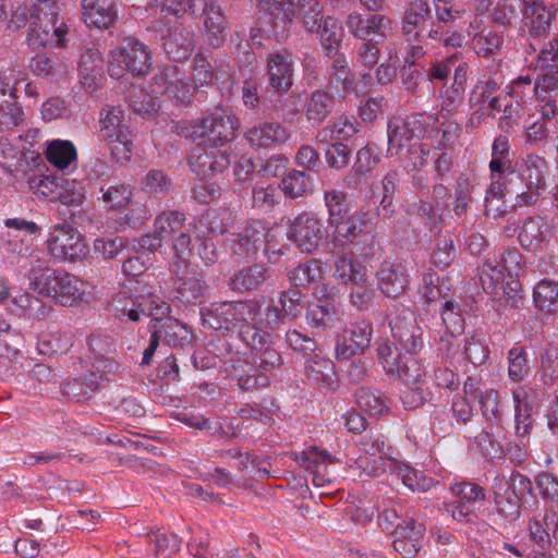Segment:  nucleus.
I'll return each instance as SVG.
<instances>
[{
  "label": "nucleus",
  "mask_w": 558,
  "mask_h": 558,
  "mask_svg": "<svg viewBox=\"0 0 558 558\" xmlns=\"http://www.w3.org/2000/svg\"><path fill=\"white\" fill-rule=\"evenodd\" d=\"M322 45L326 50L331 51L337 49L343 37V29L339 25L338 20L333 16H327L322 25Z\"/></svg>",
  "instance_id": "obj_64"
},
{
  "label": "nucleus",
  "mask_w": 558,
  "mask_h": 558,
  "mask_svg": "<svg viewBox=\"0 0 558 558\" xmlns=\"http://www.w3.org/2000/svg\"><path fill=\"white\" fill-rule=\"evenodd\" d=\"M78 69L82 84L87 92L98 88L102 80V59L98 50H87L80 60Z\"/></svg>",
  "instance_id": "obj_33"
},
{
  "label": "nucleus",
  "mask_w": 558,
  "mask_h": 558,
  "mask_svg": "<svg viewBox=\"0 0 558 558\" xmlns=\"http://www.w3.org/2000/svg\"><path fill=\"white\" fill-rule=\"evenodd\" d=\"M244 136L252 146L267 148L283 144L288 140L289 133L278 122H263L250 128Z\"/></svg>",
  "instance_id": "obj_25"
},
{
  "label": "nucleus",
  "mask_w": 558,
  "mask_h": 558,
  "mask_svg": "<svg viewBox=\"0 0 558 558\" xmlns=\"http://www.w3.org/2000/svg\"><path fill=\"white\" fill-rule=\"evenodd\" d=\"M189 166L193 172L206 179L228 169L230 159L226 150L209 145L207 148H196L190 156Z\"/></svg>",
  "instance_id": "obj_18"
},
{
  "label": "nucleus",
  "mask_w": 558,
  "mask_h": 558,
  "mask_svg": "<svg viewBox=\"0 0 558 558\" xmlns=\"http://www.w3.org/2000/svg\"><path fill=\"white\" fill-rule=\"evenodd\" d=\"M296 17L310 33L318 34L324 22V9L319 0H298Z\"/></svg>",
  "instance_id": "obj_38"
},
{
  "label": "nucleus",
  "mask_w": 558,
  "mask_h": 558,
  "mask_svg": "<svg viewBox=\"0 0 558 558\" xmlns=\"http://www.w3.org/2000/svg\"><path fill=\"white\" fill-rule=\"evenodd\" d=\"M430 12L426 0H413L408 4L401 23V33L407 41L418 40L421 37L418 28L425 24Z\"/></svg>",
  "instance_id": "obj_26"
},
{
  "label": "nucleus",
  "mask_w": 558,
  "mask_h": 558,
  "mask_svg": "<svg viewBox=\"0 0 558 558\" xmlns=\"http://www.w3.org/2000/svg\"><path fill=\"white\" fill-rule=\"evenodd\" d=\"M502 41V36L498 32L483 28L474 34V50L478 56L486 57L498 50Z\"/></svg>",
  "instance_id": "obj_61"
},
{
  "label": "nucleus",
  "mask_w": 558,
  "mask_h": 558,
  "mask_svg": "<svg viewBox=\"0 0 558 558\" xmlns=\"http://www.w3.org/2000/svg\"><path fill=\"white\" fill-rule=\"evenodd\" d=\"M204 10H187L194 16H204L205 38L213 48L221 47L229 31L227 17L219 4L214 1L204 0Z\"/></svg>",
  "instance_id": "obj_16"
},
{
  "label": "nucleus",
  "mask_w": 558,
  "mask_h": 558,
  "mask_svg": "<svg viewBox=\"0 0 558 558\" xmlns=\"http://www.w3.org/2000/svg\"><path fill=\"white\" fill-rule=\"evenodd\" d=\"M11 302L21 312V314L28 315L31 317L44 316L49 311V308L44 305L39 298L28 292L16 294L12 298Z\"/></svg>",
  "instance_id": "obj_60"
},
{
  "label": "nucleus",
  "mask_w": 558,
  "mask_h": 558,
  "mask_svg": "<svg viewBox=\"0 0 558 558\" xmlns=\"http://www.w3.org/2000/svg\"><path fill=\"white\" fill-rule=\"evenodd\" d=\"M292 457L302 468L311 472L313 475L312 483L315 487H326L332 483L333 478L327 468L336 462V459L326 450L310 447L306 450L293 453Z\"/></svg>",
  "instance_id": "obj_15"
},
{
  "label": "nucleus",
  "mask_w": 558,
  "mask_h": 558,
  "mask_svg": "<svg viewBox=\"0 0 558 558\" xmlns=\"http://www.w3.org/2000/svg\"><path fill=\"white\" fill-rule=\"evenodd\" d=\"M306 318L312 327L328 329L333 327L341 318V312L330 303H313L308 306Z\"/></svg>",
  "instance_id": "obj_41"
},
{
  "label": "nucleus",
  "mask_w": 558,
  "mask_h": 558,
  "mask_svg": "<svg viewBox=\"0 0 558 558\" xmlns=\"http://www.w3.org/2000/svg\"><path fill=\"white\" fill-rule=\"evenodd\" d=\"M323 236L324 228L320 221L306 214L298 216L288 229V238L305 253H312L316 250Z\"/></svg>",
  "instance_id": "obj_12"
},
{
  "label": "nucleus",
  "mask_w": 558,
  "mask_h": 558,
  "mask_svg": "<svg viewBox=\"0 0 558 558\" xmlns=\"http://www.w3.org/2000/svg\"><path fill=\"white\" fill-rule=\"evenodd\" d=\"M547 161L535 154L527 155L517 170L507 177V190L515 197V206L536 204L546 190Z\"/></svg>",
  "instance_id": "obj_2"
},
{
  "label": "nucleus",
  "mask_w": 558,
  "mask_h": 558,
  "mask_svg": "<svg viewBox=\"0 0 558 558\" xmlns=\"http://www.w3.org/2000/svg\"><path fill=\"white\" fill-rule=\"evenodd\" d=\"M312 180L304 172L299 170L291 171L281 180L280 187L286 196L296 198L311 190Z\"/></svg>",
  "instance_id": "obj_57"
},
{
  "label": "nucleus",
  "mask_w": 558,
  "mask_h": 558,
  "mask_svg": "<svg viewBox=\"0 0 558 558\" xmlns=\"http://www.w3.org/2000/svg\"><path fill=\"white\" fill-rule=\"evenodd\" d=\"M401 401L407 410L421 407L425 402L436 399V392L429 389L428 385H410L401 393Z\"/></svg>",
  "instance_id": "obj_55"
},
{
  "label": "nucleus",
  "mask_w": 558,
  "mask_h": 558,
  "mask_svg": "<svg viewBox=\"0 0 558 558\" xmlns=\"http://www.w3.org/2000/svg\"><path fill=\"white\" fill-rule=\"evenodd\" d=\"M499 85L494 80L480 81L470 95V105L474 109L470 122L473 126L481 123L485 110L490 109L497 97Z\"/></svg>",
  "instance_id": "obj_27"
},
{
  "label": "nucleus",
  "mask_w": 558,
  "mask_h": 558,
  "mask_svg": "<svg viewBox=\"0 0 558 558\" xmlns=\"http://www.w3.org/2000/svg\"><path fill=\"white\" fill-rule=\"evenodd\" d=\"M32 71L44 77H59L65 74L66 66L62 61L53 60L45 53L36 54L29 63Z\"/></svg>",
  "instance_id": "obj_54"
},
{
  "label": "nucleus",
  "mask_w": 558,
  "mask_h": 558,
  "mask_svg": "<svg viewBox=\"0 0 558 558\" xmlns=\"http://www.w3.org/2000/svg\"><path fill=\"white\" fill-rule=\"evenodd\" d=\"M533 300L535 306L543 312H558V282L541 280L534 287Z\"/></svg>",
  "instance_id": "obj_45"
},
{
  "label": "nucleus",
  "mask_w": 558,
  "mask_h": 558,
  "mask_svg": "<svg viewBox=\"0 0 558 558\" xmlns=\"http://www.w3.org/2000/svg\"><path fill=\"white\" fill-rule=\"evenodd\" d=\"M331 244L336 248H343L347 244L352 243L361 232L351 217L339 220L338 225H332Z\"/></svg>",
  "instance_id": "obj_59"
},
{
  "label": "nucleus",
  "mask_w": 558,
  "mask_h": 558,
  "mask_svg": "<svg viewBox=\"0 0 558 558\" xmlns=\"http://www.w3.org/2000/svg\"><path fill=\"white\" fill-rule=\"evenodd\" d=\"M102 375L96 369L64 379L60 385L61 395L69 401L83 403L100 387Z\"/></svg>",
  "instance_id": "obj_19"
},
{
  "label": "nucleus",
  "mask_w": 558,
  "mask_h": 558,
  "mask_svg": "<svg viewBox=\"0 0 558 558\" xmlns=\"http://www.w3.org/2000/svg\"><path fill=\"white\" fill-rule=\"evenodd\" d=\"M82 14L86 24L108 28L116 20L113 0H82Z\"/></svg>",
  "instance_id": "obj_28"
},
{
  "label": "nucleus",
  "mask_w": 558,
  "mask_h": 558,
  "mask_svg": "<svg viewBox=\"0 0 558 558\" xmlns=\"http://www.w3.org/2000/svg\"><path fill=\"white\" fill-rule=\"evenodd\" d=\"M162 327L170 345L184 348L193 343L192 330L178 319L167 317Z\"/></svg>",
  "instance_id": "obj_53"
},
{
  "label": "nucleus",
  "mask_w": 558,
  "mask_h": 558,
  "mask_svg": "<svg viewBox=\"0 0 558 558\" xmlns=\"http://www.w3.org/2000/svg\"><path fill=\"white\" fill-rule=\"evenodd\" d=\"M130 117L119 107H107L100 111V136L119 163L130 161L133 141L129 129Z\"/></svg>",
  "instance_id": "obj_3"
},
{
  "label": "nucleus",
  "mask_w": 558,
  "mask_h": 558,
  "mask_svg": "<svg viewBox=\"0 0 558 558\" xmlns=\"http://www.w3.org/2000/svg\"><path fill=\"white\" fill-rule=\"evenodd\" d=\"M150 65V50L133 38L125 39L109 53L108 72L112 77L121 78L128 73L143 76L149 72Z\"/></svg>",
  "instance_id": "obj_4"
},
{
  "label": "nucleus",
  "mask_w": 558,
  "mask_h": 558,
  "mask_svg": "<svg viewBox=\"0 0 558 558\" xmlns=\"http://www.w3.org/2000/svg\"><path fill=\"white\" fill-rule=\"evenodd\" d=\"M143 316H154L156 320L167 318L170 313V305L159 295L147 293L140 295Z\"/></svg>",
  "instance_id": "obj_63"
},
{
  "label": "nucleus",
  "mask_w": 558,
  "mask_h": 558,
  "mask_svg": "<svg viewBox=\"0 0 558 558\" xmlns=\"http://www.w3.org/2000/svg\"><path fill=\"white\" fill-rule=\"evenodd\" d=\"M157 89L167 95L171 100L181 104H190L193 98L192 85L185 82L179 66L165 65L154 77Z\"/></svg>",
  "instance_id": "obj_14"
},
{
  "label": "nucleus",
  "mask_w": 558,
  "mask_h": 558,
  "mask_svg": "<svg viewBox=\"0 0 558 558\" xmlns=\"http://www.w3.org/2000/svg\"><path fill=\"white\" fill-rule=\"evenodd\" d=\"M356 121L353 118L340 117L329 126L324 128L318 134L319 142L342 141L352 137L356 133Z\"/></svg>",
  "instance_id": "obj_47"
},
{
  "label": "nucleus",
  "mask_w": 558,
  "mask_h": 558,
  "mask_svg": "<svg viewBox=\"0 0 558 558\" xmlns=\"http://www.w3.org/2000/svg\"><path fill=\"white\" fill-rule=\"evenodd\" d=\"M403 312L407 315L390 318L389 326L393 337L399 341L401 349L404 350L409 356H413L423 345L421 330L411 319V311L403 310Z\"/></svg>",
  "instance_id": "obj_21"
},
{
  "label": "nucleus",
  "mask_w": 558,
  "mask_h": 558,
  "mask_svg": "<svg viewBox=\"0 0 558 558\" xmlns=\"http://www.w3.org/2000/svg\"><path fill=\"white\" fill-rule=\"evenodd\" d=\"M325 205L328 210V223L338 225L349 214L348 195L338 190H330L324 193Z\"/></svg>",
  "instance_id": "obj_49"
},
{
  "label": "nucleus",
  "mask_w": 558,
  "mask_h": 558,
  "mask_svg": "<svg viewBox=\"0 0 558 558\" xmlns=\"http://www.w3.org/2000/svg\"><path fill=\"white\" fill-rule=\"evenodd\" d=\"M46 243L49 254L59 262H76L89 254L82 233L69 223L56 225Z\"/></svg>",
  "instance_id": "obj_6"
},
{
  "label": "nucleus",
  "mask_w": 558,
  "mask_h": 558,
  "mask_svg": "<svg viewBox=\"0 0 558 558\" xmlns=\"http://www.w3.org/2000/svg\"><path fill=\"white\" fill-rule=\"evenodd\" d=\"M355 397L359 407L371 415H383L388 411V401L378 390L363 387Z\"/></svg>",
  "instance_id": "obj_50"
},
{
  "label": "nucleus",
  "mask_w": 558,
  "mask_h": 558,
  "mask_svg": "<svg viewBox=\"0 0 558 558\" xmlns=\"http://www.w3.org/2000/svg\"><path fill=\"white\" fill-rule=\"evenodd\" d=\"M101 202L107 210H118L129 205L133 197V186L126 183H117L101 186Z\"/></svg>",
  "instance_id": "obj_44"
},
{
  "label": "nucleus",
  "mask_w": 558,
  "mask_h": 558,
  "mask_svg": "<svg viewBox=\"0 0 558 558\" xmlns=\"http://www.w3.org/2000/svg\"><path fill=\"white\" fill-rule=\"evenodd\" d=\"M390 374L397 375L405 386L428 384L422 365L413 356H403V360Z\"/></svg>",
  "instance_id": "obj_48"
},
{
  "label": "nucleus",
  "mask_w": 558,
  "mask_h": 558,
  "mask_svg": "<svg viewBox=\"0 0 558 558\" xmlns=\"http://www.w3.org/2000/svg\"><path fill=\"white\" fill-rule=\"evenodd\" d=\"M29 289L63 306H74L86 295L85 283L76 276L49 267H33L28 274Z\"/></svg>",
  "instance_id": "obj_1"
},
{
  "label": "nucleus",
  "mask_w": 558,
  "mask_h": 558,
  "mask_svg": "<svg viewBox=\"0 0 558 558\" xmlns=\"http://www.w3.org/2000/svg\"><path fill=\"white\" fill-rule=\"evenodd\" d=\"M377 281L386 296L398 298L409 284V275L402 264L384 262L377 271Z\"/></svg>",
  "instance_id": "obj_23"
},
{
  "label": "nucleus",
  "mask_w": 558,
  "mask_h": 558,
  "mask_svg": "<svg viewBox=\"0 0 558 558\" xmlns=\"http://www.w3.org/2000/svg\"><path fill=\"white\" fill-rule=\"evenodd\" d=\"M241 338L250 345V363L256 368L268 371L281 364V356L269 342L268 332H259L250 327L241 331Z\"/></svg>",
  "instance_id": "obj_10"
},
{
  "label": "nucleus",
  "mask_w": 558,
  "mask_h": 558,
  "mask_svg": "<svg viewBox=\"0 0 558 558\" xmlns=\"http://www.w3.org/2000/svg\"><path fill=\"white\" fill-rule=\"evenodd\" d=\"M204 322L214 329H230L236 324V302L213 305L203 314Z\"/></svg>",
  "instance_id": "obj_40"
},
{
  "label": "nucleus",
  "mask_w": 558,
  "mask_h": 558,
  "mask_svg": "<svg viewBox=\"0 0 558 558\" xmlns=\"http://www.w3.org/2000/svg\"><path fill=\"white\" fill-rule=\"evenodd\" d=\"M424 531V525L416 523L414 519L397 523L396 530L392 532V546L395 550L403 555L405 558L415 556L422 547Z\"/></svg>",
  "instance_id": "obj_20"
},
{
  "label": "nucleus",
  "mask_w": 558,
  "mask_h": 558,
  "mask_svg": "<svg viewBox=\"0 0 558 558\" xmlns=\"http://www.w3.org/2000/svg\"><path fill=\"white\" fill-rule=\"evenodd\" d=\"M165 53L174 61L185 60L194 50V34L182 24H175L162 37Z\"/></svg>",
  "instance_id": "obj_22"
},
{
  "label": "nucleus",
  "mask_w": 558,
  "mask_h": 558,
  "mask_svg": "<svg viewBox=\"0 0 558 558\" xmlns=\"http://www.w3.org/2000/svg\"><path fill=\"white\" fill-rule=\"evenodd\" d=\"M508 377L514 384L525 381L531 373L532 366L524 347L515 343L507 353Z\"/></svg>",
  "instance_id": "obj_37"
},
{
  "label": "nucleus",
  "mask_w": 558,
  "mask_h": 558,
  "mask_svg": "<svg viewBox=\"0 0 558 558\" xmlns=\"http://www.w3.org/2000/svg\"><path fill=\"white\" fill-rule=\"evenodd\" d=\"M499 267L496 258H488L477 269L483 290L492 296H499L500 287L505 281V272Z\"/></svg>",
  "instance_id": "obj_42"
},
{
  "label": "nucleus",
  "mask_w": 558,
  "mask_h": 558,
  "mask_svg": "<svg viewBox=\"0 0 558 558\" xmlns=\"http://www.w3.org/2000/svg\"><path fill=\"white\" fill-rule=\"evenodd\" d=\"M37 347L43 354H62L72 347V337L61 331L47 332L38 340Z\"/></svg>",
  "instance_id": "obj_52"
},
{
  "label": "nucleus",
  "mask_w": 558,
  "mask_h": 558,
  "mask_svg": "<svg viewBox=\"0 0 558 558\" xmlns=\"http://www.w3.org/2000/svg\"><path fill=\"white\" fill-rule=\"evenodd\" d=\"M69 32L70 25L62 19L33 21L27 41L35 48L64 47Z\"/></svg>",
  "instance_id": "obj_13"
},
{
  "label": "nucleus",
  "mask_w": 558,
  "mask_h": 558,
  "mask_svg": "<svg viewBox=\"0 0 558 558\" xmlns=\"http://www.w3.org/2000/svg\"><path fill=\"white\" fill-rule=\"evenodd\" d=\"M524 17L530 25L533 35H542L547 32L551 22V13L547 10L544 0H523Z\"/></svg>",
  "instance_id": "obj_35"
},
{
  "label": "nucleus",
  "mask_w": 558,
  "mask_h": 558,
  "mask_svg": "<svg viewBox=\"0 0 558 558\" xmlns=\"http://www.w3.org/2000/svg\"><path fill=\"white\" fill-rule=\"evenodd\" d=\"M258 8L275 27L284 28L292 22V0H259Z\"/></svg>",
  "instance_id": "obj_39"
},
{
  "label": "nucleus",
  "mask_w": 558,
  "mask_h": 558,
  "mask_svg": "<svg viewBox=\"0 0 558 558\" xmlns=\"http://www.w3.org/2000/svg\"><path fill=\"white\" fill-rule=\"evenodd\" d=\"M228 241L234 254L251 257L259 248H266L267 230L259 221L247 222Z\"/></svg>",
  "instance_id": "obj_17"
},
{
  "label": "nucleus",
  "mask_w": 558,
  "mask_h": 558,
  "mask_svg": "<svg viewBox=\"0 0 558 558\" xmlns=\"http://www.w3.org/2000/svg\"><path fill=\"white\" fill-rule=\"evenodd\" d=\"M380 162L378 147L374 144H367L356 153V160L352 171L356 179L366 177L374 171Z\"/></svg>",
  "instance_id": "obj_51"
},
{
  "label": "nucleus",
  "mask_w": 558,
  "mask_h": 558,
  "mask_svg": "<svg viewBox=\"0 0 558 558\" xmlns=\"http://www.w3.org/2000/svg\"><path fill=\"white\" fill-rule=\"evenodd\" d=\"M372 335V325L365 320L350 328H342L336 337V359L350 360L356 355L363 354L371 347Z\"/></svg>",
  "instance_id": "obj_7"
},
{
  "label": "nucleus",
  "mask_w": 558,
  "mask_h": 558,
  "mask_svg": "<svg viewBox=\"0 0 558 558\" xmlns=\"http://www.w3.org/2000/svg\"><path fill=\"white\" fill-rule=\"evenodd\" d=\"M425 131V123L420 114L393 117L387 125L388 153L398 154L408 143L422 137Z\"/></svg>",
  "instance_id": "obj_8"
},
{
  "label": "nucleus",
  "mask_w": 558,
  "mask_h": 558,
  "mask_svg": "<svg viewBox=\"0 0 558 558\" xmlns=\"http://www.w3.org/2000/svg\"><path fill=\"white\" fill-rule=\"evenodd\" d=\"M258 316H260V305L256 300L236 301V323H244L240 332L250 327L258 331Z\"/></svg>",
  "instance_id": "obj_62"
},
{
  "label": "nucleus",
  "mask_w": 558,
  "mask_h": 558,
  "mask_svg": "<svg viewBox=\"0 0 558 558\" xmlns=\"http://www.w3.org/2000/svg\"><path fill=\"white\" fill-rule=\"evenodd\" d=\"M345 25L348 32L362 41L373 39L374 36L386 39L392 31V23L386 15L363 16L356 11L347 16Z\"/></svg>",
  "instance_id": "obj_11"
},
{
  "label": "nucleus",
  "mask_w": 558,
  "mask_h": 558,
  "mask_svg": "<svg viewBox=\"0 0 558 558\" xmlns=\"http://www.w3.org/2000/svg\"><path fill=\"white\" fill-rule=\"evenodd\" d=\"M109 310L119 320L137 323L143 317L140 295L133 298L128 292H119L109 303Z\"/></svg>",
  "instance_id": "obj_36"
},
{
  "label": "nucleus",
  "mask_w": 558,
  "mask_h": 558,
  "mask_svg": "<svg viewBox=\"0 0 558 558\" xmlns=\"http://www.w3.org/2000/svg\"><path fill=\"white\" fill-rule=\"evenodd\" d=\"M391 471H397V476L402 481L403 485L412 492H427L434 486V478L425 475H420L414 469L408 465H400L392 468Z\"/></svg>",
  "instance_id": "obj_56"
},
{
  "label": "nucleus",
  "mask_w": 558,
  "mask_h": 558,
  "mask_svg": "<svg viewBox=\"0 0 558 558\" xmlns=\"http://www.w3.org/2000/svg\"><path fill=\"white\" fill-rule=\"evenodd\" d=\"M554 234V225L544 218H529L519 233L521 245L527 250L537 247Z\"/></svg>",
  "instance_id": "obj_32"
},
{
  "label": "nucleus",
  "mask_w": 558,
  "mask_h": 558,
  "mask_svg": "<svg viewBox=\"0 0 558 558\" xmlns=\"http://www.w3.org/2000/svg\"><path fill=\"white\" fill-rule=\"evenodd\" d=\"M185 220V215L178 210L160 213L154 220L153 232L142 236L140 246L148 252H155L165 241L182 231Z\"/></svg>",
  "instance_id": "obj_9"
},
{
  "label": "nucleus",
  "mask_w": 558,
  "mask_h": 558,
  "mask_svg": "<svg viewBox=\"0 0 558 558\" xmlns=\"http://www.w3.org/2000/svg\"><path fill=\"white\" fill-rule=\"evenodd\" d=\"M361 447L367 454L378 458L379 465L369 470L371 475L378 476L386 471H391L392 468H397L398 461L388 453L390 446L383 434L371 433L365 435L361 440ZM374 463H377V460H374Z\"/></svg>",
  "instance_id": "obj_24"
},
{
  "label": "nucleus",
  "mask_w": 558,
  "mask_h": 558,
  "mask_svg": "<svg viewBox=\"0 0 558 558\" xmlns=\"http://www.w3.org/2000/svg\"><path fill=\"white\" fill-rule=\"evenodd\" d=\"M333 278L343 284L367 283L368 271L359 260L340 254L335 259Z\"/></svg>",
  "instance_id": "obj_30"
},
{
  "label": "nucleus",
  "mask_w": 558,
  "mask_h": 558,
  "mask_svg": "<svg viewBox=\"0 0 558 558\" xmlns=\"http://www.w3.org/2000/svg\"><path fill=\"white\" fill-rule=\"evenodd\" d=\"M332 105V97L328 93L323 90L314 92L310 97H306V119L312 123L320 124L331 112Z\"/></svg>",
  "instance_id": "obj_43"
},
{
  "label": "nucleus",
  "mask_w": 558,
  "mask_h": 558,
  "mask_svg": "<svg viewBox=\"0 0 558 558\" xmlns=\"http://www.w3.org/2000/svg\"><path fill=\"white\" fill-rule=\"evenodd\" d=\"M240 128L241 121L233 111L218 107L196 122L194 133L205 144L221 147L236 137Z\"/></svg>",
  "instance_id": "obj_5"
},
{
  "label": "nucleus",
  "mask_w": 558,
  "mask_h": 558,
  "mask_svg": "<svg viewBox=\"0 0 558 558\" xmlns=\"http://www.w3.org/2000/svg\"><path fill=\"white\" fill-rule=\"evenodd\" d=\"M47 160L58 169H65L76 159V149L72 142L54 140L45 150Z\"/></svg>",
  "instance_id": "obj_46"
},
{
  "label": "nucleus",
  "mask_w": 558,
  "mask_h": 558,
  "mask_svg": "<svg viewBox=\"0 0 558 558\" xmlns=\"http://www.w3.org/2000/svg\"><path fill=\"white\" fill-rule=\"evenodd\" d=\"M268 270L263 265L244 267L230 278V286L240 292L257 290L268 279Z\"/></svg>",
  "instance_id": "obj_34"
},
{
  "label": "nucleus",
  "mask_w": 558,
  "mask_h": 558,
  "mask_svg": "<svg viewBox=\"0 0 558 558\" xmlns=\"http://www.w3.org/2000/svg\"><path fill=\"white\" fill-rule=\"evenodd\" d=\"M529 529L531 538L542 546L553 539L558 543V515L554 511L546 510L544 513L534 515Z\"/></svg>",
  "instance_id": "obj_31"
},
{
  "label": "nucleus",
  "mask_w": 558,
  "mask_h": 558,
  "mask_svg": "<svg viewBox=\"0 0 558 558\" xmlns=\"http://www.w3.org/2000/svg\"><path fill=\"white\" fill-rule=\"evenodd\" d=\"M268 75L270 85L279 93L292 86L293 63L288 53H275L268 59Z\"/></svg>",
  "instance_id": "obj_29"
},
{
  "label": "nucleus",
  "mask_w": 558,
  "mask_h": 558,
  "mask_svg": "<svg viewBox=\"0 0 558 558\" xmlns=\"http://www.w3.org/2000/svg\"><path fill=\"white\" fill-rule=\"evenodd\" d=\"M128 241L122 236H100L94 240V253L102 259L116 258L125 247Z\"/></svg>",
  "instance_id": "obj_58"
}]
</instances>
